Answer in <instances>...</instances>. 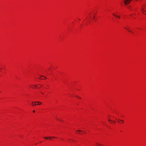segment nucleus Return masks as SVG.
Returning <instances> with one entry per match:
<instances>
[{"label":"nucleus","instance_id":"f257e3e1","mask_svg":"<svg viewBox=\"0 0 146 146\" xmlns=\"http://www.w3.org/2000/svg\"><path fill=\"white\" fill-rule=\"evenodd\" d=\"M132 0H125L124 1V3L125 5L129 4L130 2Z\"/></svg>","mask_w":146,"mask_h":146},{"label":"nucleus","instance_id":"f03ea898","mask_svg":"<svg viewBox=\"0 0 146 146\" xmlns=\"http://www.w3.org/2000/svg\"><path fill=\"white\" fill-rule=\"evenodd\" d=\"M36 103V102H33L32 103V105L33 106H34V105H36L35 103Z\"/></svg>","mask_w":146,"mask_h":146},{"label":"nucleus","instance_id":"7ed1b4c3","mask_svg":"<svg viewBox=\"0 0 146 146\" xmlns=\"http://www.w3.org/2000/svg\"><path fill=\"white\" fill-rule=\"evenodd\" d=\"M52 137H44V138L45 139H50Z\"/></svg>","mask_w":146,"mask_h":146},{"label":"nucleus","instance_id":"20e7f679","mask_svg":"<svg viewBox=\"0 0 146 146\" xmlns=\"http://www.w3.org/2000/svg\"><path fill=\"white\" fill-rule=\"evenodd\" d=\"M82 131L80 130H77V134H78L79 133H80V132H82Z\"/></svg>","mask_w":146,"mask_h":146},{"label":"nucleus","instance_id":"39448f33","mask_svg":"<svg viewBox=\"0 0 146 146\" xmlns=\"http://www.w3.org/2000/svg\"><path fill=\"white\" fill-rule=\"evenodd\" d=\"M36 103H38V105H39L41 104V103L40 102H36Z\"/></svg>","mask_w":146,"mask_h":146},{"label":"nucleus","instance_id":"423d86ee","mask_svg":"<svg viewBox=\"0 0 146 146\" xmlns=\"http://www.w3.org/2000/svg\"><path fill=\"white\" fill-rule=\"evenodd\" d=\"M113 15L114 16H115L119 18H120V17L119 16H116V15H115L114 14H113Z\"/></svg>","mask_w":146,"mask_h":146},{"label":"nucleus","instance_id":"0eeeda50","mask_svg":"<svg viewBox=\"0 0 146 146\" xmlns=\"http://www.w3.org/2000/svg\"><path fill=\"white\" fill-rule=\"evenodd\" d=\"M41 77H44L45 79H46V77H44V76H40V77L39 78L40 79H42V78H41Z\"/></svg>","mask_w":146,"mask_h":146},{"label":"nucleus","instance_id":"6e6552de","mask_svg":"<svg viewBox=\"0 0 146 146\" xmlns=\"http://www.w3.org/2000/svg\"><path fill=\"white\" fill-rule=\"evenodd\" d=\"M118 120L121 121V122H122V123H123L124 122V121L123 120H120V119H118Z\"/></svg>","mask_w":146,"mask_h":146},{"label":"nucleus","instance_id":"1a4fd4ad","mask_svg":"<svg viewBox=\"0 0 146 146\" xmlns=\"http://www.w3.org/2000/svg\"><path fill=\"white\" fill-rule=\"evenodd\" d=\"M144 7H143V9H142V8H141V9H142V10H143V11H145V12H146V11H145L144 10Z\"/></svg>","mask_w":146,"mask_h":146},{"label":"nucleus","instance_id":"9d476101","mask_svg":"<svg viewBox=\"0 0 146 146\" xmlns=\"http://www.w3.org/2000/svg\"><path fill=\"white\" fill-rule=\"evenodd\" d=\"M101 145L100 144H98V146H101ZM102 146H104L103 145H102Z\"/></svg>","mask_w":146,"mask_h":146},{"label":"nucleus","instance_id":"9b49d317","mask_svg":"<svg viewBox=\"0 0 146 146\" xmlns=\"http://www.w3.org/2000/svg\"><path fill=\"white\" fill-rule=\"evenodd\" d=\"M108 121H109V122H110V121H112V120H110V119H109V120H108ZM110 122V123H111Z\"/></svg>","mask_w":146,"mask_h":146},{"label":"nucleus","instance_id":"f8f14e48","mask_svg":"<svg viewBox=\"0 0 146 146\" xmlns=\"http://www.w3.org/2000/svg\"><path fill=\"white\" fill-rule=\"evenodd\" d=\"M124 28H125V29H126L127 30H128V29L127 28H126V27H124Z\"/></svg>","mask_w":146,"mask_h":146},{"label":"nucleus","instance_id":"ddd939ff","mask_svg":"<svg viewBox=\"0 0 146 146\" xmlns=\"http://www.w3.org/2000/svg\"><path fill=\"white\" fill-rule=\"evenodd\" d=\"M33 86H35V87H37L36 86V85H33Z\"/></svg>","mask_w":146,"mask_h":146},{"label":"nucleus","instance_id":"4468645a","mask_svg":"<svg viewBox=\"0 0 146 146\" xmlns=\"http://www.w3.org/2000/svg\"><path fill=\"white\" fill-rule=\"evenodd\" d=\"M94 18H95V16H94V17H93V19H94Z\"/></svg>","mask_w":146,"mask_h":146},{"label":"nucleus","instance_id":"2eb2a0df","mask_svg":"<svg viewBox=\"0 0 146 146\" xmlns=\"http://www.w3.org/2000/svg\"><path fill=\"white\" fill-rule=\"evenodd\" d=\"M78 98L80 99V97H78Z\"/></svg>","mask_w":146,"mask_h":146},{"label":"nucleus","instance_id":"dca6fc26","mask_svg":"<svg viewBox=\"0 0 146 146\" xmlns=\"http://www.w3.org/2000/svg\"><path fill=\"white\" fill-rule=\"evenodd\" d=\"M33 112H35V110H33Z\"/></svg>","mask_w":146,"mask_h":146},{"label":"nucleus","instance_id":"f3484780","mask_svg":"<svg viewBox=\"0 0 146 146\" xmlns=\"http://www.w3.org/2000/svg\"><path fill=\"white\" fill-rule=\"evenodd\" d=\"M142 12L143 13V14H144V12L142 11Z\"/></svg>","mask_w":146,"mask_h":146},{"label":"nucleus","instance_id":"a211bd4d","mask_svg":"<svg viewBox=\"0 0 146 146\" xmlns=\"http://www.w3.org/2000/svg\"><path fill=\"white\" fill-rule=\"evenodd\" d=\"M113 122H114V123H115V122L114 121H113Z\"/></svg>","mask_w":146,"mask_h":146},{"label":"nucleus","instance_id":"6ab92c4d","mask_svg":"<svg viewBox=\"0 0 146 146\" xmlns=\"http://www.w3.org/2000/svg\"><path fill=\"white\" fill-rule=\"evenodd\" d=\"M128 31H130V32H131V31H130L129 30H128Z\"/></svg>","mask_w":146,"mask_h":146},{"label":"nucleus","instance_id":"aec40b11","mask_svg":"<svg viewBox=\"0 0 146 146\" xmlns=\"http://www.w3.org/2000/svg\"><path fill=\"white\" fill-rule=\"evenodd\" d=\"M41 93L42 94H43V93Z\"/></svg>","mask_w":146,"mask_h":146},{"label":"nucleus","instance_id":"412c9836","mask_svg":"<svg viewBox=\"0 0 146 146\" xmlns=\"http://www.w3.org/2000/svg\"><path fill=\"white\" fill-rule=\"evenodd\" d=\"M81 134H82V133H81Z\"/></svg>","mask_w":146,"mask_h":146},{"label":"nucleus","instance_id":"4be33fe9","mask_svg":"<svg viewBox=\"0 0 146 146\" xmlns=\"http://www.w3.org/2000/svg\"><path fill=\"white\" fill-rule=\"evenodd\" d=\"M79 20H80V19H79Z\"/></svg>","mask_w":146,"mask_h":146}]
</instances>
